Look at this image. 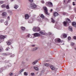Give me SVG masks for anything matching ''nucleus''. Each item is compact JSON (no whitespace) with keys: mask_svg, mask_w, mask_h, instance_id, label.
I'll return each mask as SVG.
<instances>
[{"mask_svg":"<svg viewBox=\"0 0 76 76\" xmlns=\"http://www.w3.org/2000/svg\"><path fill=\"white\" fill-rule=\"evenodd\" d=\"M14 0H10V1H13Z\"/></svg>","mask_w":76,"mask_h":76,"instance_id":"6e6d98bb","label":"nucleus"},{"mask_svg":"<svg viewBox=\"0 0 76 76\" xmlns=\"http://www.w3.org/2000/svg\"><path fill=\"white\" fill-rule=\"evenodd\" d=\"M43 9L44 10L45 13L46 15H50V14L48 12V10H47V7H44Z\"/></svg>","mask_w":76,"mask_h":76,"instance_id":"39448f33","label":"nucleus"},{"mask_svg":"<svg viewBox=\"0 0 76 76\" xmlns=\"http://www.w3.org/2000/svg\"><path fill=\"white\" fill-rule=\"evenodd\" d=\"M59 29H61V27H59Z\"/></svg>","mask_w":76,"mask_h":76,"instance_id":"864d4df0","label":"nucleus"},{"mask_svg":"<svg viewBox=\"0 0 76 76\" xmlns=\"http://www.w3.org/2000/svg\"><path fill=\"white\" fill-rule=\"evenodd\" d=\"M45 66H50V64H45Z\"/></svg>","mask_w":76,"mask_h":76,"instance_id":"58836bf2","label":"nucleus"},{"mask_svg":"<svg viewBox=\"0 0 76 76\" xmlns=\"http://www.w3.org/2000/svg\"><path fill=\"white\" fill-rule=\"evenodd\" d=\"M39 16L42 19H44V16L43 14H40Z\"/></svg>","mask_w":76,"mask_h":76,"instance_id":"dca6fc26","label":"nucleus"},{"mask_svg":"<svg viewBox=\"0 0 76 76\" xmlns=\"http://www.w3.org/2000/svg\"><path fill=\"white\" fill-rule=\"evenodd\" d=\"M33 35L34 37H40L41 34L38 33H35L33 34Z\"/></svg>","mask_w":76,"mask_h":76,"instance_id":"423d86ee","label":"nucleus"},{"mask_svg":"<svg viewBox=\"0 0 76 76\" xmlns=\"http://www.w3.org/2000/svg\"><path fill=\"white\" fill-rule=\"evenodd\" d=\"M74 10H75V11H76V8H75V9H74Z\"/></svg>","mask_w":76,"mask_h":76,"instance_id":"4d7b16f0","label":"nucleus"},{"mask_svg":"<svg viewBox=\"0 0 76 76\" xmlns=\"http://www.w3.org/2000/svg\"><path fill=\"white\" fill-rule=\"evenodd\" d=\"M73 39H76V36H74V37Z\"/></svg>","mask_w":76,"mask_h":76,"instance_id":"79ce46f5","label":"nucleus"},{"mask_svg":"<svg viewBox=\"0 0 76 76\" xmlns=\"http://www.w3.org/2000/svg\"><path fill=\"white\" fill-rule=\"evenodd\" d=\"M2 15L3 16H6V12H4L2 13Z\"/></svg>","mask_w":76,"mask_h":76,"instance_id":"ddd939ff","label":"nucleus"},{"mask_svg":"<svg viewBox=\"0 0 76 76\" xmlns=\"http://www.w3.org/2000/svg\"><path fill=\"white\" fill-rule=\"evenodd\" d=\"M22 64H25V62H23V61H22Z\"/></svg>","mask_w":76,"mask_h":76,"instance_id":"37998d69","label":"nucleus"},{"mask_svg":"<svg viewBox=\"0 0 76 76\" xmlns=\"http://www.w3.org/2000/svg\"><path fill=\"white\" fill-rule=\"evenodd\" d=\"M2 55L4 56H7V54L6 53H3L2 54Z\"/></svg>","mask_w":76,"mask_h":76,"instance_id":"5701e85b","label":"nucleus"},{"mask_svg":"<svg viewBox=\"0 0 76 76\" xmlns=\"http://www.w3.org/2000/svg\"><path fill=\"white\" fill-rule=\"evenodd\" d=\"M5 1H0V4H3L4 3Z\"/></svg>","mask_w":76,"mask_h":76,"instance_id":"c85d7f7f","label":"nucleus"},{"mask_svg":"<svg viewBox=\"0 0 76 76\" xmlns=\"http://www.w3.org/2000/svg\"><path fill=\"white\" fill-rule=\"evenodd\" d=\"M38 60H36L32 63V64H33V65H35V64L37 63L38 62Z\"/></svg>","mask_w":76,"mask_h":76,"instance_id":"f8f14e48","label":"nucleus"},{"mask_svg":"<svg viewBox=\"0 0 76 76\" xmlns=\"http://www.w3.org/2000/svg\"><path fill=\"white\" fill-rule=\"evenodd\" d=\"M34 69H35V70H38L39 69H38V67H37L34 66Z\"/></svg>","mask_w":76,"mask_h":76,"instance_id":"4be33fe9","label":"nucleus"},{"mask_svg":"<svg viewBox=\"0 0 76 76\" xmlns=\"http://www.w3.org/2000/svg\"><path fill=\"white\" fill-rule=\"evenodd\" d=\"M31 47H35V45H31Z\"/></svg>","mask_w":76,"mask_h":76,"instance_id":"3c124183","label":"nucleus"},{"mask_svg":"<svg viewBox=\"0 0 76 76\" xmlns=\"http://www.w3.org/2000/svg\"><path fill=\"white\" fill-rule=\"evenodd\" d=\"M62 45H64V43H63V44H62Z\"/></svg>","mask_w":76,"mask_h":76,"instance_id":"13d9d810","label":"nucleus"},{"mask_svg":"<svg viewBox=\"0 0 76 76\" xmlns=\"http://www.w3.org/2000/svg\"><path fill=\"white\" fill-rule=\"evenodd\" d=\"M21 29L22 30V31H25V28L24 27H23V26H22L21 27Z\"/></svg>","mask_w":76,"mask_h":76,"instance_id":"aec40b11","label":"nucleus"},{"mask_svg":"<svg viewBox=\"0 0 76 76\" xmlns=\"http://www.w3.org/2000/svg\"><path fill=\"white\" fill-rule=\"evenodd\" d=\"M49 35H51V33H50V34H49Z\"/></svg>","mask_w":76,"mask_h":76,"instance_id":"e2e57ef3","label":"nucleus"},{"mask_svg":"<svg viewBox=\"0 0 76 76\" xmlns=\"http://www.w3.org/2000/svg\"><path fill=\"white\" fill-rule=\"evenodd\" d=\"M33 30L34 32H35L36 31L38 32V31H40V28L39 27H33Z\"/></svg>","mask_w":76,"mask_h":76,"instance_id":"20e7f679","label":"nucleus"},{"mask_svg":"<svg viewBox=\"0 0 76 76\" xmlns=\"http://www.w3.org/2000/svg\"><path fill=\"white\" fill-rule=\"evenodd\" d=\"M37 7V5L35 4L34 3H32L30 4V8L32 9H34Z\"/></svg>","mask_w":76,"mask_h":76,"instance_id":"f257e3e1","label":"nucleus"},{"mask_svg":"<svg viewBox=\"0 0 76 76\" xmlns=\"http://www.w3.org/2000/svg\"><path fill=\"white\" fill-rule=\"evenodd\" d=\"M30 74L31 76H34V75H35V74L33 72L31 73Z\"/></svg>","mask_w":76,"mask_h":76,"instance_id":"f704fd0d","label":"nucleus"},{"mask_svg":"<svg viewBox=\"0 0 76 76\" xmlns=\"http://www.w3.org/2000/svg\"><path fill=\"white\" fill-rule=\"evenodd\" d=\"M23 71V69H22L20 71V73H21Z\"/></svg>","mask_w":76,"mask_h":76,"instance_id":"a19ab883","label":"nucleus"},{"mask_svg":"<svg viewBox=\"0 0 76 76\" xmlns=\"http://www.w3.org/2000/svg\"><path fill=\"white\" fill-rule=\"evenodd\" d=\"M4 23L5 25H8V23H7V21H6Z\"/></svg>","mask_w":76,"mask_h":76,"instance_id":"72a5a7b5","label":"nucleus"},{"mask_svg":"<svg viewBox=\"0 0 76 76\" xmlns=\"http://www.w3.org/2000/svg\"><path fill=\"white\" fill-rule=\"evenodd\" d=\"M50 67L51 70H55L56 71L57 70V68H55L54 66L53 65L51 66H50Z\"/></svg>","mask_w":76,"mask_h":76,"instance_id":"0eeeda50","label":"nucleus"},{"mask_svg":"<svg viewBox=\"0 0 76 76\" xmlns=\"http://www.w3.org/2000/svg\"><path fill=\"white\" fill-rule=\"evenodd\" d=\"M72 25L74 27H76V23L75 22H73L72 23Z\"/></svg>","mask_w":76,"mask_h":76,"instance_id":"9b49d317","label":"nucleus"},{"mask_svg":"<svg viewBox=\"0 0 76 76\" xmlns=\"http://www.w3.org/2000/svg\"><path fill=\"white\" fill-rule=\"evenodd\" d=\"M63 15H66V12L63 13Z\"/></svg>","mask_w":76,"mask_h":76,"instance_id":"49530a36","label":"nucleus"},{"mask_svg":"<svg viewBox=\"0 0 76 76\" xmlns=\"http://www.w3.org/2000/svg\"><path fill=\"white\" fill-rule=\"evenodd\" d=\"M69 30L70 31H71V32H72L73 31V30H72V27L70 26H69Z\"/></svg>","mask_w":76,"mask_h":76,"instance_id":"f3484780","label":"nucleus"},{"mask_svg":"<svg viewBox=\"0 0 76 76\" xmlns=\"http://www.w3.org/2000/svg\"><path fill=\"white\" fill-rule=\"evenodd\" d=\"M6 51H8L9 50V49H8V48H7L6 49Z\"/></svg>","mask_w":76,"mask_h":76,"instance_id":"8fccbe9b","label":"nucleus"},{"mask_svg":"<svg viewBox=\"0 0 76 76\" xmlns=\"http://www.w3.org/2000/svg\"><path fill=\"white\" fill-rule=\"evenodd\" d=\"M56 41L57 42L59 43V42H60L61 41V39L59 38H58L56 39Z\"/></svg>","mask_w":76,"mask_h":76,"instance_id":"4468645a","label":"nucleus"},{"mask_svg":"<svg viewBox=\"0 0 76 76\" xmlns=\"http://www.w3.org/2000/svg\"><path fill=\"white\" fill-rule=\"evenodd\" d=\"M71 45L72 46H73V45H75V43H74L71 42Z\"/></svg>","mask_w":76,"mask_h":76,"instance_id":"e433bc0d","label":"nucleus"},{"mask_svg":"<svg viewBox=\"0 0 76 76\" xmlns=\"http://www.w3.org/2000/svg\"><path fill=\"white\" fill-rule=\"evenodd\" d=\"M9 5H7V6H6V8L7 9H10V8L9 7Z\"/></svg>","mask_w":76,"mask_h":76,"instance_id":"cd10ccee","label":"nucleus"},{"mask_svg":"<svg viewBox=\"0 0 76 76\" xmlns=\"http://www.w3.org/2000/svg\"><path fill=\"white\" fill-rule=\"evenodd\" d=\"M41 2L42 3L44 4V1H41Z\"/></svg>","mask_w":76,"mask_h":76,"instance_id":"c03bdc74","label":"nucleus"},{"mask_svg":"<svg viewBox=\"0 0 76 76\" xmlns=\"http://www.w3.org/2000/svg\"><path fill=\"white\" fill-rule=\"evenodd\" d=\"M18 5H14V8H15V9H17L18 8Z\"/></svg>","mask_w":76,"mask_h":76,"instance_id":"2eb2a0df","label":"nucleus"},{"mask_svg":"<svg viewBox=\"0 0 76 76\" xmlns=\"http://www.w3.org/2000/svg\"><path fill=\"white\" fill-rule=\"evenodd\" d=\"M9 13L10 15H12L13 14V12L11 11H9Z\"/></svg>","mask_w":76,"mask_h":76,"instance_id":"c756f323","label":"nucleus"},{"mask_svg":"<svg viewBox=\"0 0 76 76\" xmlns=\"http://www.w3.org/2000/svg\"><path fill=\"white\" fill-rule=\"evenodd\" d=\"M28 1L30 2V3H32L34 1V0H28Z\"/></svg>","mask_w":76,"mask_h":76,"instance_id":"2f4dec72","label":"nucleus"},{"mask_svg":"<svg viewBox=\"0 0 76 76\" xmlns=\"http://www.w3.org/2000/svg\"><path fill=\"white\" fill-rule=\"evenodd\" d=\"M2 50V48H0V52H1Z\"/></svg>","mask_w":76,"mask_h":76,"instance_id":"a18cd8bd","label":"nucleus"},{"mask_svg":"<svg viewBox=\"0 0 76 76\" xmlns=\"http://www.w3.org/2000/svg\"><path fill=\"white\" fill-rule=\"evenodd\" d=\"M8 19H10V16H8Z\"/></svg>","mask_w":76,"mask_h":76,"instance_id":"5fc2aeb1","label":"nucleus"},{"mask_svg":"<svg viewBox=\"0 0 76 76\" xmlns=\"http://www.w3.org/2000/svg\"><path fill=\"white\" fill-rule=\"evenodd\" d=\"M1 73V70H0V73Z\"/></svg>","mask_w":76,"mask_h":76,"instance_id":"052dcab7","label":"nucleus"},{"mask_svg":"<svg viewBox=\"0 0 76 76\" xmlns=\"http://www.w3.org/2000/svg\"><path fill=\"white\" fill-rule=\"evenodd\" d=\"M53 15L54 16L56 17V16H57L58 15V13L57 12H54L53 13Z\"/></svg>","mask_w":76,"mask_h":76,"instance_id":"a211bd4d","label":"nucleus"},{"mask_svg":"<svg viewBox=\"0 0 76 76\" xmlns=\"http://www.w3.org/2000/svg\"><path fill=\"white\" fill-rule=\"evenodd\" d=\"M45 4L47 6L49 7H52L53 6V3L51 2H47L45 3Z\"/></svg>","mask_w":76,"mask_h":76,"instance_id":"7ed1b4c3","label":"nucleus"},{"mask_svg":"<svg viewBox=\"0 0 76 76\" xmlns=\"http://www.w3.org/2000/svg\"><path fill=\"white\" fill-rule=\"evenodd\" d=\"M7 62H9V61H8Z\"/></svg>","mask_w":76,"mask_h":76,"instance_id":"0e129e2a","label":"nucleus"},{"mask_svg":"<svg viewBox=\"0 0 76 76\" xmlns=\"http://www.w3.org/2000/svg\"><path fill=\"white\" fill-rule=\"evenodd\" d=\"M53 11V10L52 9H51L50 10V12H52Z\"/></svg>","mask_w":76,"mask_h":76,"instance_id":"603ef678","label":"nucleus"},{"mask_svg":"<svg viewBox=\"0 0 76 76\" xmlns=\"http://www.w3.org/2000/svg\"><path fill=\"white\" fill-rule=\"evenodd\" d=\"M71 39V37H68V41H70V40Z\"/></svg>","mask_w":76,"mask_h":76,"instance_id":"4c0bfd02","label":"nucleus"},{"mask_svg":"<svg viewBox=\"0 0 76 76\" xmlns=\"http://www.w3.org/2000/svg\"><path fill=\"white\" fill-rule=\"evenodd\" d=\"M24 74L25 76H28V74L26 73V72H25L24 73Z\"/></svg>","mask_w":76,"mask_h":76,"instance_id":"473e14b6","label":"nucleus"},{"mask_svg":"<svg viewBox=\"0 0 76 76\" xmlns=\"http://www.w3.org/2000/svg\"><path fill=\"white\" fill-rule=\"evenodd\" d=\"M69 10H71L72 9V7L70 6H69Z\"/></svg>","mask_w":76,"mask_h":76,"instance_id":"ea45409f","label":"nucleus"},{"mask_svg":"<svg viewBox=\"0 0 76 76\" xmlns=\"http://www.w3.org/2000/svg\"><path fill=\"white\" fill-rule=\"evenodd\" d=\"M70 1V0H68V1H67V3H69Z\"/></svg>","mask_w":76,"mask_h":76,"instance_id":"09e8293b","label":"nucleus"},{"mask_svg":"<svg viewBox=\"0 0 76 76\" xmlns=\"http://www.w3.org/2000/svg\"><path fill=\"white\" fill-rule=\"evenodd\" d=\"M32 22L33 21L32 20H31L28 21V23H32Z\"/></svg>","mask_w":76,"mask_h":76,"instance_id":"393cba45","label":"nucleus"},{"mask_svg":"<svg viewBox=\"0 0 76 76\" xmlns=\"http://www.w3.org/2000/svg\"><path fill=\"white\" fill-rule=\"evenodd\" d=\"M6 5L5 4H3L1 5V7L2 8H6Z\"/></svg>","mask_w":76,"mask_h":76,"instance_id":"6ab92c4d","label":"nucleus"},{"mask_svg":"<svg viewBox=\"0 0 76 76\" xmlns=\"http://www.w3.org/2000/svg\"><path fill=\"white\" fill-rule=\"evenodd\" d=\"M51 19L52 20V22H53V23H54L55 22V20L53 19V18H52Z\"/></svg>","mask_w":76,"mask_h":76,"instance_id":"bb28decb","label":"nucleus"},{"mask_svg":"<svg viewBox=\"0 0 76 76\" xmlns=\"http://www.w3.org/2000/svg\"><path fill=\"white\" fill-rule=\"evenodd\" d=\"M10 76H12V75H13V73H10L9 74Z\"/></svg>","mask_w":76,"mask_h":76,"instance_id":"c9c22d12","label":"nucleus"},{"mask_svg":"<svg viewBox=\"0 0 76 76\" xmlns=\"http://www.w3.org/2000/svg\"><path fill=\"white\" fill-rule=\"evenodd\" d=\"M38 48L37 47H36V48H33V51H36V50H38Z\"/></svg>","mask_w":76,"mask_h":76,"instance_id":"b1692460","label":"nucleus"},{"mask_svg":"<svg viewBox=\"0 0 76 76\" xmlns=\"http://www.w3.org/2000/svg\"><path fill=\"white\" fill-rule=\"evenodd\" d=\"M39 33L41 34H42V35H45V33H43V32L42 31H40Z\"/></svg>","mask_w":76,"mask_h":76,"instance_id":"a878e982","label":"nucleus"},{"mask_svg":"<svg viewBox=\"0 0 76 76\" xmlns=\"http://www.w3.org/2000/svg\"><path fill=\"white\" fill-rule=\"evenodd\" d=\"M6 37H7V36L6 35H1L0 36V39H4V38H6Z\"/></svg>","mask_w":76,"mask_h":76,"instance_id":"6e6552de","label":"nucleus"},{"mask_svg":"<svg viewBox=\"0 0 76 76\" xmlns=\"http://www.w3.org/2000/svg\"><path fill=\"white\" fill-rule=\"evenodd\" d=\"M71 22L70 20L69 19H67L66 20V22L64 21V25L65 26H67V23H69Z\"/></svg>","mask_w":76,"mask_h":76,"instance_id":"f03ea898","label":"nucleus"},{"mask_svg":"<svg viewBox=\"0 0 76 76\" xmlns=\"http://www.w3.org/2000/svg\"><path fill=\"white\" fill-rule=\"evenodd\" d=\"M67 35L66 34H64L63 35V37L64 38H67Z\"/></svg>","mask_w":76,"mask_h":76,"instance_id":"412c9836","label":"nucleus"},{"mask_svg":"<svg viewBox=\"0 0 76 76\" xmlns=\"http://www.w3.org/2000/svg\"><path fill=\"white\" fill-rule=\"evenodd\" d=\"M29 15H28V14H26L25 15V19H29Z\"/></svg>","mask_w":76,"mask_h":76,"instance_id":"9d476101","label":"nucleus"},{"mask_svg":"<svg viewBox=\"0 0 76 76\" xmlns=\"http://www.w3.org/2000/svg\"><path fill=\"white\" fill-rule=\"evenodd\" d=\"M73 6H75V2H73Z\"/></svg>","mask_w":76,"mask_h":76,"instance_id":"de8ad7c7","label":"nucleus"},{"mask_svg":"<svg viewBox=\"0 0 76 76\" xmlns=\"http://www.w3.org/2000/svg\"><path fill=\"white\" fill-rule=\"evenodd\" d=\"M30 37H31V35L30 34L27 35V37H28V38H29Z\"/></svg>","mask_w":76,"mask_h":76,"instance_id":"7c9ffc66","label":"nucleus"},{"mask_svg":"<svg viewBox=\"0 0 76 76\" xmlns=\"http://www.w3.org/2000/svg\"><path fill=\"white\" fill-rule=\"evenodd\" d=\"M75 50H76V48H75Z\"/></svg>","mask_w":76,"mask_h":76,"instance_id":"680f3d73","label":"nucleus"},{"mask_svg":"<svg viewBox=\"0 0 76 76\" xmlns=\"http://www.w3.org/2000/svg\"><path fill=\"white\" fill-rule=\"evenodd\" d=\"M64 3H65V0H64Z\"/></svg>","mask_w":76,"mask_h":76,"instance_id":"bf43d9fd","label":"nucleus"},{"mask_svg":"<svg viewBox=\"0 0 76 76\" xmlns=\"http://www.w3.org/2000/svg\"><path fill=\"white\" fill-rule=\"evenodd\" d=\"M10 40H9L6 42L7 45H10L11 44V42H10Z\"/></svg>","mask_w":76,"mask_h":76,"instance_id":"1a4fd4ad","label":"nucleus"}]
</instances>
